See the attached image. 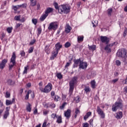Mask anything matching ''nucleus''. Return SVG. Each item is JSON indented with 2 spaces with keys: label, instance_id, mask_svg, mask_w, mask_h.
<instances>
[{
  "label": "nucleus",
  "instance_id": "2",
  "mask_svg": "<svg viewBox=\"0 0 127 127\" xmlns=\"http://www.w3.org/2000/svg\"><path fill=\"white\" fill-rule=\"evenodd\" d=\"M117 55L118 57H122L123 58L124 63L127 64V51L126 49H122L119 50L117 53Z\"/></svg>",
  "mask_w": 127,
  "mask_h": 127
},
{
  "label": "nucleus",
  "instance_id": "28",
  "mask_svg": "<svg viewBox=\"0 0 127 127\" xmlns=\"http://www.w3.org/2000/svg\"><path fill=\"white\" fill-rule=\"evenodd\" d=\"M70 46H71V43L69 42L65 43L64 44L65 48H68V47H70Z\"/></svg>",
  "mask_w": 127,
  "mask_h": 127
},
{
  "label": "nucleus",
  "instance_id": "58",
  "mask_svg": "<svg viewBox=\"0 0 127 127\" xmlns=\"http://www.w3.org/2000/svg\"><path fill=\"white\" fill-rule=\"evenodd\" d=\"M26 86H27L28 88H29L31 86V83H28L26 85Z\"/></svg>",
  "mask_w": 127,
  "mask_h": 127
},
{
  "label": "nucleus",
  "instance_id": "22",
  "mask_svg": "<svg viewBox=\"0 0 127 127\" xmlns=\"http://www.w3.org/2000/svg\"><path fill=\"white\" fill-rule=\"evenodd\" d=\"M48 16L46 13L43 14L42 16L40 18V20L41 21H44L45 20V18H46Z\"/></svg>",
  "mask_w": 127,
  "mask_h": 127
},
{
  "label": "nucleus",
  "instance_id": "48",
  "mask_svg": "<svg viewBox=\"0 0 127 127\" xmlns=\"http://www.w3.org/2000/svg\"><path fill=\"white\" fill-rule=\"evenodd\" d=\"M75 114L76 115H78V114H80V110H79L78 109L76 108L75 109Z\"/></svg>",
  "mask_w": 127,
  "mask_h": 127
},
{
  "label": "nucleus",
  "instance_id": "12",
  "mask_svg": "<svg viewBox=\"0 0 127 127\" xmlns=\"http://www.w3.org/2000/svg\"><path fill=\"white\" fill-rule=\"evenodd\" d=\"M9 109H8V107L6 108V111L5 112V113L3 115V118L4 119H7V117L9 115Z\"/></svg>",
  "mask_w": 127,
  "mask_h": 127
},
{
  "label": "nucleus",
  "instance_id": "33",
  "mask_svg": "<svg viewBox=\"0 0 127 127\" xmlns=\"http://www.w3.org/2000/svg\"><path fill=\"white\" fill-rule=\"evenodd\" d=\"M108 14L109 15H111L112 14V12H113V9L110 8L107 10Z\"/></svg>",
  "mask_w": 127,
  "mask_h": 127
},
{
  "label": "nucleus",
  "instance_id": "11",
  "mask_svg": "<svg viewBox=\"0 0 127 127\" xmlns=\"http://www.w3.org/2000/svg\"><path fill=\"white\" fill-rule=\"evenodd\" d=\"M71 30H72V28L68 24H66L65 26V33H70Z\"/></svg>",
  "mask_w": 127,
  "mask_h": 127
},
{
  "label": "nucleus",
  "instance_id": "4",
  "mask_svg": "<svg viewBox=\"0 0 127 127\" xmlns=\"http://www.w3.org/2000/svg\"><path fill=\"white\" fill-rule=\"evenodd\" d=\"M78 78L77 77H74L71 79V81L69 82V90L68 95L69 97H71L72 96V94H73V91H74V86L75 84H76V82H77V79Z\"/></svg>",
  "mask_w": 127,
  "mask_h": 127
},
{
  "label": "nucleus",
  "instance_id": "56",
  "mask_svg": "<svg viewBox=\"0 0 127 127\" xmlns=\"http://www.w3.org/2000/svg\"><path fill=\"white\" fill-rule=\"evenodd\" d=\"M20 25H21V24H19V23L16 24V28H18V27H19Z\"/></svg>",
  "mask_w": 127,
  "mask_h": 127
},
{
  "label": "nucleus",
  "instance_id": "24",
  "mask_svg": "<svg viewBox=\"0 0 127 127\" xmlns=\"http://www.w3.org/2000/svg\"><path fill=\"white\" fill-rule=\"evenodd\" d=\"M79 67L80 69H86L88 67V65L87 64H80Z\"/></svg>",
  "mask_w": 127,
  "mask_h": 127
},
{
  "label": "nucleus",
  "instance_id": "32",
  "mask_svg": "<svg viewBox=\"0 0 127 127\" xmlns=\"http://www.w3.org/2000/svg\"><path fill=\"white\" fill-rule=\"evenodd\" d=\"M39 89L42 93H45V88H44L43 87H42V86H40Z\"/></svg>",
  "mask_w": 127,
  "mask_h": 127
},
{
  "label": "nucleus",
  "instance_id": "55",
  "mask_svg": "<svg viewBox=\"0 0 127 127\" xmlns=\"http://www.w3.org/2000/svg\"><path fill=\"white\" fill-rule=\"evenodd\" d=\"M116 64H121V61H120V60H116Z\"/></svg>",
  "mask_w": 127,
  "mask_h": 127
},
{
  "label": "nucleus",
  "instance_id": "44",
  "mask_svg": "<svg viewBox=\"0 0 127 127\" xmlns=\"http://www.w3.org/2000/svg\"><path fill=\"white\" fill-rule=\"evenodd\" d=\"M57 76L58 79H62V74L61 73H57Z\"/></svg>",
  "mask_w": 127,
  "mask_h": 127
},
{
  "label": "nucleus",
  "instance_id": "25",
  "mask_svg": "<svg viewBox=\"0 0 127 127\" xmlns=\"http://www.w3.org/2000/svg\"><path fill=\"white\" fill-rule=\"evenodd\" d=\"M57 123L58 124H62V117L61 116L57 117Z\"/></svg>",
  "mask_w": 127,
  "mask_h": 127
},
{
  "label": "nucleus",
  "instance_id": "40",
  "mask_svg": "<svg viewBox=\"0 0 127 127\" xmlns=\"http://www.w3.org/2000/svg\"><path fill=\"white\" fill-rule=\"evenodd\" d=\"M7 59H4L2 61L1 64H6L7 63Z\"/></svg>",
  "mask_w": 127,
  "mask_h": 127
},
{
  "label": "nucleus",
  "instance_id": "61",
  "mask_svg": "<svg viewBox=\"0 0 127 127\" xmlns=\"http://www.w3.org/2000/svg\"><path fill=\"white\" fill-rule=\"evenodd\" d=\"M35 42V40H33V41H31L30 43V44L31 45H32V44H34Z\"/></svg>",
  "mask_w": 127,
  "mask_h": 127
},
{
  "label": "nucleus",
  "instance_id": "31",
  "mask_svg": "<svg viewBox=\"0 0 127 127\" xmlns=\"http://www.w3.org/2000/svg\"><path fill=\"white\" fill-rule=\"evenodd\" d=\"M29 68V67L28 66V65H27V66H25L24 67V70L23 71V74H26L27 73V70H28Z\"/></svg>",
  "mask_w": 127,
  "mask_h": 127
},
{
  "label": "nucleus",
  "instance_id": "37",
  "mask_svg": "<svg viewBox=\"0 0 127 127\" xmlns=\"http://www.w3.org/2000/svg\"><path fill=\"white\" fill-rule=\"evenodd\" d=\"M5 98H9L10 97V93L8 92V91H6L5 95Z\"/></svg>",
  "mask_w": 127,
  "mask_h": 127
},
{
  "label": "nucleus",
  "instance_id": "17",
  "mask_svg": "<svg viewBox=\"0 0 127 127\" xmlns=\"http://www.w3.org/2000/svg\"><path fill=\"white\" fill-rule=\"evenodd\" d=\"M74 63L75 64H84V63H83V59H79L78 60H75Z\"/></svg>",
  "mask_w": 127,
  "mask_h": 127
},
{
  "label": "nucleus",
  "instance_id": "46",
  "mask_svg": "<svg viewBox=\"0 0 127 127\" xmlns=\"http://www.w3.org/2000/svg\"><path fill=\"white\" fill-rule=\"evenodd\" d=\"M84 90L86 93H88V92H90V88L85 87L84 88Z\"/></svg>",
  "mask_w": 127,
  "mask_h": 127
},
{
  "label": "nucleus",
  "instance_id": "8",
  "mask_svg": "<svg viewBox=\"0 0 127 127\" xmlns=\"http://www.w3.org/2000/svg\"><path fill=\"white\" fill-rule=\"evenodd\" d=\"M51 90H52V84L51 83H48L47 85L45 86V91L46 94L49 93Z\"/></svg>",
  "mask_w": 127,
  "mask_h": 127
},
{
  "label": "nucleus",
  "instance_id": "54",
  "mask_svg": "<svg viewBox=\"0 0 127 127\" xmlns=\"http://www.w3.org/2000/svg\"><path fill=\"white\" fill-rule=\"evenodd\" d=\"M34 115H36L37 114V108H35V110L34 111Z\"/></svg>",
  "mask_w": 127,
  "mask_h": 127
},
{
  "label": "nucleus",
  "instance_id": "3",
  "mask_svg": "<svg viewBox=\"0 0 127 127\" xmlns=\"http://www.w3.org/2000/svg\"><path fill=\"white\" fill-rule=\"evenodd\" d=\"M70 6L68 4H63L59 6V12L60 13H68L70 12Z\"/></svg>",
  "mask_w": 127,
  "mask_h": 127
},
{
  "label": "nucleus",
  "instance_id": "27",
  "mask_svg": "<svg viewBox=\"0 0 127 127\" xmlns=\"http://www.w3.org/2000/svg\"><path fill=\"white\" fill-rule=\"evenodd\" d=\"M89 49L90 50H92V51H95L96 50V45H92L89 47Z\"/></svg>",
  "mask_w": 127,
  "mask_h": 127
},
{
  "label": "nucleus",
  "instance_id": "20",
  "mask_svg": "<svg viewBox=\"0 0 127 127\" xmlns=\"http://www.w3.org/2000/svg\"><path fill=\"white\" fill-rule=\"evenodd\" d=\"M90 116H92V112H87L86 114L85 115V116L84 117V120L87 121V119H88L89 117H90Z\"/></svg>",
  "mask_w": 127,
  "mask_h": 127
},
{
  "label": "nucleus",
  "instance_id": "13",
  "mask_svg": "<svg viewBox=\"0 0 127 127\" xmlns=\"http://www.w3.org/2000/svg\"><path fill=\"white\" fill-rule=\"evenodd\" d=\"M101 40L102 42L103 43H108L109 42V38H108L107 37L101 36Z\"/></svg>",
  "mask_w": 127,
  "mask_h": 127
},
{
  "label": "nucleus",
  "instance_id": "59",
  "mask_svg": "<svg viewBox=\"0 0 127 127\" xmlns=\"http://www.w3.org/2000/svg\"><path fill=\"white\" fill-rule=\"evenodd\" d=\"M46 122H44L42 125V127H46Z\"/></svg>",
  "mask_w": 127,
  "mask_h": 127
},
{
  "label": "nucleus",
  "instance_id": "9",
  "mask_svg": "<svg viewBox=\"0 0 127 127\" xmlns=\"http://www.w3.org/2000/svg\"><path fill=\"white\" fill-rule=\"evenodd\" d=\"M64 115L66 119H70V117H71V110L67 109L66 111L64 112Z\"/></svg>",
  "mask_w": 127,
  "mask_h": 127
},
{
  "label": "nucleus",
  "instance_id": "62",
  "mask_svg": "<svg viewBox=\"0 0 127 127\" xmlns=\"http://www.w3.org/2000/svg\"><path fill=\"white\" fill-rule=\"evenodd\" d=\"M124 91L125 93H127V86L124 88Z\"/></svg>",
  "mask_w": 127,
  "mask_h": 127
},
{
  "label": "nucleus",
  "instance_id": "45",
  "mask_svg": "<svg viewBox=\"0 0 127 127\" xmlns=\"http://www.w3.org/2000/svg\"><path fill=\"white\" fill-rule=\"evenodd\" d=\"M51 118L54 119L55 118H57V115H56V114L53 113L51 115Z\"/></svg>",
  "mask_w": 127,
  "mask_h": 127
},
{
  "label": "nucleus",
  "instance_id": "51",
  "mask_svg": "<svg viewBox=\"0 0 127 127\" xmlns=\"http://www.w3.org/2000/svg\"><path fill=\"white\" fill-rule=\"evenodd\" d=\"M30 94L31 95V97L33 99V98H34V92H32L31 90H30Z\"/></svg>",
  "mask_w": 127,
  "mask_h": 127
},
{
  "label": "nucleus",
  "instance_id": "35",
  "mask_svg": "<svg viewBox=\"0 0 127 127\" xmlns=\"http://www.w3.org/2000/svg\"><path fill=\"white\" fill-rule=\"evenodd\" d=\"M21 5H17V6H14L13 7V9H14V10H17V9H18V8H19V7H21Z\"/></svg>",
  "mask_w": 127,
  "mask_h": 127
},
{
  "label": "nucleus",
  "instance_id": "23",
  "mask_svg": "<svg viewBox=\"0 0 127 127\" xmlns=\"http://www.w3.org/2000/svg\"><path fill=\"white\" fill-rule=\"evenodd\" d=\"M15 20H19L20 21H21L22 22H24L25 20L24 18H23L22 19L20 20V16H16L14 17Z\"/></svg>",
  "mask_w": 127,
  "mask_h": 127
},
{
  "label": "nucleus",
  "instance_id": "47",
  "mask_svg": "<svg viewBox=\"0 0 127 127\" xmlns=\"http://www.w3.org/2000/svg\"><path fill=\"white\" fill-rule=\"evenodd\" d=\"M118 81H119V78H117V79L112 80V82L113 84H115V83H117V82H118Z\"/></svg>",
  "mask_w": 127,
  "mask_h": 127
},
{
  "label": "nucleus",
  "instance_id": "63",
  "mask_svg": "<svg viewBox=\"0 0 127 127\" xmlns=\"http://www.w3.org/2000/svg\"><path fill=\"white\" fill-rule=\"evenodd\" d=\"M114 75L117 76H119V73H118V72H115L114 73Z\"/></svg>",
  "mask_w": 127,
  "mask_h": 127
},
{
  "label": "nucleus",
  "instance_id": "53",
  "mask_svg": "<svg viewBox=\"0 0 127 127\" xmlns=\"http://www.w3.org/2000/svg\"><path fill=\"white\" fill-rule=\"evenodd\" d=\"M14 66V64H10L9 65V70L12 69V67Z\"/></svg>",
  "mask_w": 127,
  "mask_h": 127
},
{
  "label": "nucleus",
  "instance_id": "52",
  "mask_svg": "<svg viewBox=\"0 0 127 127\" xmlns=\"http://www.w3.org/2000/svg\"><path fill=\"white\" fill-rule=\"evenodd\" d=\"M7 83L9 85H11V83H12V80H11V79H9L7 81Z\"/></svg>",
  "mask_w": 127,
  "mask_h": 127
},
{
  "label": "nucleus",
  "instance_id": "18",
  "mask_svg": "<svg viewBox=\"0 0 127 127\" xmlns=\"http://www.w3.org/2000/svg\"><path fill=\"white\" fill-rule=\"evenodd\" d=\"M116 119H120L123 118V112H120L117 113L116 115Z\"/></svg>",
  "mask_w": 127,
  "mask_h": 127
},
{
  "label": "nucleus",
  "instance_id": "43",
  "mask_svg": "<svg viewBox=\"0 0 127 127\" xmlns=\"http://www.w3.org/2000/svg\"><path fill=\"white\" fill-rule=\"evenodd\" d=\"M20 55L22 57H24V56H25V52H24V51H22L20 52Z\"/></svg>",
  "mask_w": 127,
  "mask_h": 127
},
{
  "label": "nucleus",
  "instance_id": "19",
  "mask_svg": "<svg viewBox=\"0 0 127 127\" xmlns=\"http://www.w3.org/2000/svg\"><path fill=\"white\" fill-rule=\"evenodd\" d=\"M52 11H53V9L52 8L48 7L46 10L45 13L48 16V14H49V13H50L51 12H52Z\"/></svg>",
  "mask_w": 127,
  "mask_h": 127
},
{
  "label": "nucleus",
  "instance_id": "16",
  "mask_svg": "<svg viewBox=\"0 0 127 127\" xmlns=\"http://www.w3.org/2000/svg\"><path fill=\"white\" fill-rule=\"evenodd\" d=\"M14 101H15L14 98H13L12 101H10L9 100H6V106H9V105H12V104H13V102H14Z\"/></svg>",
  "mask_w": 127,
  "mask_h": 127
},
{
  "label": "nucleus",
  "instance_id": "15",
  "mask_svg": "<svg viewBox=\"0 0 127 127\" xmlns=\"http://www.w3.org/2000/svg\"><path fill=\"white\" fill-rule=\"evenodd\" d=\"M84 41V36L81 35V36H78L77 37V42L78 43H81V42H83Z\"/></svg>",
  "mask_w": 127,
  "mask_h": 127
},
{
  "label": "nucleus",
  "instance_id": "41",
  "mask_svg": "<svg viewBox=\"0 0 127 127\" xmlns=\"http://www.w3.org/2000/svg\"><path fill=\"white\" fill-rule=\"evenodd\" d=\"M32 21L33 23L35 24V25H36V24H37V19H32Z\"/></svg>",
  "mask_w": 127,
  "mask_h": 127
},
{
  "label": "nucleus",
  "instance_id": "57",
  "mask_svg": "<svg viewBox=\"0 0 127 127\" xmlns=\"http://www.w3.org/2000/svg\"><path fill=\"white\" fill-rule=\"evenodd\" d=\"M39 86L40 87H42V86H43V83H42V82H41L39 83Z\"/></svg>",
  "mask_w": 127,
  "mask_h": 127
},
{
  "label": "nucleus",
  "instance_id": "6",
  "mask_svg": "<svg viewBox=\"0 0 127 127\" xmlns=\"http://www.w3.org/2000/svg\"><path fill=\"white\" fill-rule=\"evenodd\" d=\"M58 27V24L56 22H53L50 24V25L48 27L49 30H56Z\"/></svg>",
  "mask_w": 127,
  "mask_h": 127
},
{
  "label": "nucleus",
  "instance_id": "7",
  "mask_svg": "<svg viewBox=\"0 0 127 127\" xmlns=\"http://www.w3.org/2000/svg\"><path fill=\"white\" fill-rule=\"evenodd\" d=\"M97 112L101 116V119H105L106 115L104 113V111L99 106H97Z\"/></svg>",
  "mask_w": 127,
  "mask_h": 127
},
{
  "label": "nucleus",
  "instance_id": "34",
  "mask_svg": "<svg viewBox=\"0 0 127 127\" xmlns=\"http://www.w3.org/2000/svg\"><path fill=\"white\" fill-rule=\"evenodd\" d=\"M12 31V27H8L7 28V32L8 33H11V32Z\"/></svg>",
  "mask_w": 127,
  "mask_h": 127
},
{
  "label": "nucleus",
  "instance_id": "29",
  "mask_svg": "<svg viewBox=\"0 0 127 127\" xmlns=\"http://www.w3.org/2000/svg\"><path fill=\"white\" fill-rule=\"evenodd\" d=\"M91 85L92 88H93V89H94V88H95V87L96 86V82L94 81V80L91 81Z\"/></svg>",
  "mask_w": 127,
  "mask_h": 127
},
{
  "label": "nucleus",
  "instance_id": "49",
  "mask_svg": "<svg viewBox=\"0 0 127 127\" xmlns=\"http://www.w3.org/2000/svg\"><path fill=\"white\" fill-rule=\"evenodd\" d=\"M83 127H89V124L87 123L83 124Z\"/></svg>",
  "mask_w": 127,
  "mask_h": 127
},
{
  "label": "nucleus",
  "instance_id": "1",
  "mask_svg": "<svg viewBox=\"0 0 127 127\" xmlns=\"http://www.w3.org/2000/svg\"><path fill=\"white\" fill-rule=\"evenodd\" d=\"M56 49L52 52V55L50 58V60H54L56 57H57L59 50L62 48V45L60 43H58L55 45Z\"/></svg>",
  "mask_w": 127,
  "mask_h": 127
},
{
  "label": "nucleus",
  "instance_id": "42",
  "mask_svg": "<svg viewBox=\"0 0 127 127\" xmlns=\"http://www.w3.org/2000/svg\"><path fill=\"white\" fill-rule=\"evenodd\" d=\"M34 48L33 47H31L29 48L28 53H32L33 52Z\"/></svg>",
  "mask_w": 127,
  "mask_h": 127
},
{
  "label": "nucleus",
  "instance_id": "21",
  "mask_svg": "<svg viewBox=\"0 0 127 127\" xmlns=\"http://www.w3.org/2000/svg\"><path fill=\"white\" fill-rule=\"evenodd\" d=\"M32 109V107L31 106V104L28 103V105L26 106V110L27 111V112H29V113H30V112H31Z\"/></svg>",
  "mask_w": 127,
  "mask_h": 127
},
{
  "label": "nucleus",
  "instance_id": "5",
  "mask_svg": "<svg viewBox=\"0 0 127 127\" xmlns=\"http://www.w3.org/2000/svg\"><path fill=\"white\" fill-rule=\"evenodd\" d=\"M123 108V104L120 102H116L115 105L112 106L113 112H117V110L119 109H122Z\"/></svg>",
  "mask_w": 127,
  "mask_h": 127
},
{
  "label": "nucleus",
  "instance_id": "14",
  "mask_svg": "<svg viewBox=\"0 0 127 127\" xmlns=\"http://www.w3.org/2000/svg\"><path fill=\"white\" fill-rule=\"evenodd\" d=\"M112 46H113V44H110L106 46L105 48V50L107 51V52H111V51H112V50L111 49V47Z\"/></svg>",
  "mask_w": 127,
  "mask_h": 127
},
{
  "label": "nucleus",
  "instance_id": "30",
  "mask_svg": "<svg viewBox=\"0 0 127 127\" xmlns=\"http://www.w3.org/2000/svg\"><path fill=\"white\" fill-rule=\"evenodd\" d=\"M60 97H59L58 95H56L54 98V100L55 102H58V101H60Z\"/></svg>",
  "mask_w": 127,
  "mask_h": 127
},
{
  "label": "nucleus",
  "instance_id": "39",
  "mask_svg": "<svg viewBox=\"0 0 127 127\" xmlns=\"http://www.w3.org/2000/svg\"><path fill=\"white\" fill-rule=\"evenodd\" d=\"M54 5L56 9H58L59 11V7L58 6V3L57 2H55Z\"/></svg>",
  "mask_w": 127,
  "mask_h": 127
},
{
  "label": "nucleus",
  "instance_id": "10",
  "mask_svg": "<svg viewBox=\"0 0 127 127\" xmlns=\"http://www.w3.org/2000/svg\"><path fill=\"white\" fill-rule=\"evenodd\" d=\"M16 59V56L15 55V53L13 52L12 55L10 60V63L12 64H15V60Z\"/></svg>",
  "mask_w": 127,
  "mask_h": 127
},
{
  "label": "nucleus",
  "instance_id": "60",
  "mask_svg": "<svg viewBox=\"0 0 127 127\" xmlns=\"http://www.w3.org/2000/svg\"><path fill=\"white\" fill-rule=\"evenodd\" d=\"M47 114H48V111H43V115H47Z\"/></svg>",
  "mask_w": 127,
  "mask_h": 127
},
{
  "label": "nucleus",
  "instance_id": "38",
  "mask_svg": "<svg viewBox=\"0 0 127 127\" xmlns=\"http://www.w3.org/2000/svg\"><path fill=\"white\" fill-rule=\"evenodd\" d=\"M31 6H34L36 5V0H33L32 1H31Z\"/></svg>",
  "mask_w": 127,
  "mask_h": 127
},
{
  "label": "nucleus",
  "instance_id": "64",
  "mask_svg": "<svg viewBox=\"0 0 127 127\" xmlns=\"http://www.w3.org/2000/svg\"><path fill=\"white\" fill-rule=\"evenodd\" d=\"M38 33H39V34H40V33H41V28L38 29Z\"/></svg>",
  "mask_w": 127,
  "mask_h": 127
},
{
  "label": "nucleus",
  "instance_id": "50",
  "mask_svg": "<svg viewBox=\"0 0 127 127\" xmlns=\"http://www.w3.org/2000/svg\"><path fill=\"white\" fill-rule=\"evenodd\" d=\"M5 67V64H0V69H3Z\"/></svg>",
  "mask_w": 127,
  "mask_h": 127
},
{
  "label": "nucleus",
  "instance_id": "26",
  "mask_svg": "<svg viewBox=\"0 0 127 127\" xmlns=\"http://www.w3.org/2000/svg\"><path fill=\"white\" fill-rule=\"evenodd\" d=\"M30 93H31L30 90H28L25 96V100H28L29 98V94H30Z\"/></svg>",
  "mask_w": 127,
  "mask_h": 127
},
{
  "label": "nucleus",
  "instance_id": "36",
  "mask_svg": "<svg viewBox=\"0 0 127 127\" xmlns=\"http://www.w3.org/2000/svg\"><path fill=\"white\" fill-rule=\"evenodd\" d=\"M66 105H67V103L64 102L62 104V105L60 107L61 110H63L64 109V108H65V106H66Z\"/></svg>",
  "mask_w": 127,
  "mask_h": 127
}]
</instances>
